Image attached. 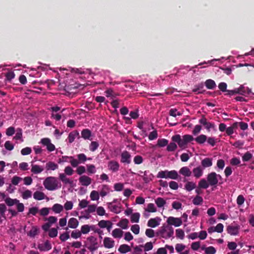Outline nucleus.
<instances>
[{"mask_svg": "<svg viewBox=\"0 0 254 254\" xmlns=\"http://www.w3.org/2000/svg\"><path fill=\"white\" fill-rule=\"evenodd\" d=\"M44 171V168L38 165L34 164L31 162V171L34 174H40Z\"/></svg>", "mask_w": 254, "mask_h": 254, "instance_id": "aec40b11", "label": "nucleus"}, {"mask_svg": "<svg viewBox=\"0 0 254 254\" xmlns=\"http://www.w3.org/2000/svg\"><path fill=\"white\" fill-rule=\"evenodd\" d=\"M87 241L89 243L88 249L91 252L96 250L99 247L97 239L94 236L87 238Z\"/></svg>", "mask_w": 254, "mask_h": 254, "instance_id": "0eeeda50", "label": "nucleus"}, {"mask_svg": "<svg viewBox=\"0 0 254 254\" xmlns=\"http://www.w3.org/2000/svg\"><path fill=\"white\" fill-rule=\"evenodd\" d=\"M179 175L178 172L175 170L172 171H162L159 172L157 174V177L159 178L171 179L176 180L178 178Z\"/></svg>", "mask_w": 254, "mask_h": 254, "instance_id": "20e7f679", "label": "nucleus"}, {"mask_svg": "<svg viewBox=\"0 0 254 254\" xmlns=\"http://www.w3.org/2000/svg\"><path fill=\"white\" fill-rule=\"evenodd\" d=\"M21 196L23 199H27L32 196V191L27 190L21 192Z\"/></svg>", "mask_w": 254, "mask_h": 254, "instance_id": "49530a36", "label": "nucleus"}, {"mask_svg": "<svg viewBox=\"0 0 254 254\" xmlns=\"http://www.w3.org/2000/svg\"><path fill=\"white\" fill-rule=\"evenodd\" d=\"M59 166L57 164L52 161H49L46 164V170L48 171H55L58 169Z\"/></svg>", "mask_w": 254, "mask_h": 254, "instance_id": "4be33fe9", "label": "nucleus"}, {"mask_svg": "<svg viewBox=\"0 0 254 254\" xmlns=\"http://www.w3.org/2000/svg\"><path fill=\"white\" fill-rule=\"evenodd\" d=\"M79 181L82 186H88L91 184L92 179L87 176L83 175L79 178Z\"/></svg>", "mask_w": 254, "mask_h": 254, "instance_id": "4468645a", "label": "nucleus"}, {"mask_svg": "<svg viewBox=\"0 0 254 254\" xmlns=\"http://www.w3.org/2000/svg\"><path fill=\"white\" fill-rule=\"evenodd\" d=\"M131 231L135 235H137L139 233L140 227L137 224H134L131 226L130 228Z\"/></svg>", "mask_w": 254, "mask_h": 254, "instance_id": "bf43d9fd", "label": "nucleus"}, {"mask_svg": "<svg viewBox=\"0 0 254 254\" xmlns=\"http://www.w3.org/2000/svg\"><path fill=\"white\" fill-rule=\"evenodd\" d=\"M41 143L46 146L47 149L49 152L53 151L55 150V145L51 143V140L48 138H44L41 140Z\"/></svg>", "mask_w": 254, "mask_h": 254, "instance_id": "6e6552de", "label": "nucleus"}, {"mask_svg": "<svg viewBox=\"0 0 254 254\" xmlns=\"http://www.w3.org/2000/svg\"><path fill=\"white\" fill-rule=\"evenodd\" d=\"M87 171L88 173L94 174L96 172V168L94 165L89 164L86 166Z\"/></svg>", "mask_w": 254, "mask_h": 254, "instance_id": "680f3d73", "label": "nucleus"}, {"mask_svg": "<svg viewBox=\"0 0 254 254\" xmlns=\"http://www.w3.org/2000/svg\"><path fill=\"white\" fill-rule=\"evenodd\" d=\"M59 179L63 183H64L65 185L69 184L70 186H72L73 184V181L71 179L67 178L65 174H60Z\"/></svg>", "mask_w": 254, "mask_h": 254, "instance_id": "a211bd4d", "label": "nucleus"}, {"mask_svg": "<svg viewBox=\"0 0 254 254\" xmlns=\"http://www.w3.org/2000/svg\"><path fill=\"white\" fill-rule=\"evenodd\" d=\"M142 248L143 246L141 245L135 247L133 248L132 254H142Z\"/></svg>", "mask_w": 254, "mask_h": 254, "instance_id": "603ef678", "label": "nucleus"}, {"mask_svg": "<svg viewBox=\"0 0 254 254\" xmlns=\"http://www.w3.org/2000/svg\"><path fill=\"white\" fill-rule=\"evenodd\" d=\"M176 237L181 240L184 238L185 233L184 231L180 229L176 230Z\"/></svg>", "mask_w": 254, "mask_h": 254, "instance_id": "864d4df0", "label": "nucleus"}, {"mask_svg": "<svg viewBox=\"0 0 254 254\" xmlns=\"http://www.w3.org/2000/svg\"><path fill=\"white\" fill-rule=\"evenodd\" d=\"M210 185L209 184L207 180L206 181L204 179H201L198 184V186L199 188L201 189H207L209 187Z\"/></svg>", "mask_w": 254, "mask_h": 254, "instance_id": "72a5a7b5", "label": "nucleus"}, {"mask_svg": "<svg viewBox=\"0 0 254 254\" xmlns=\"http://www.w3.org/2000/svg\"><path fill=\"white\" fill-rule=\"evenodd\" d=\"M38 248L42 251H49L52 248L51 245L49 241H46L44 243L39 244Z\"/></svg>", "mask_w": 254, "mask_h": 254, "instance_id": "412c9836", "label": "nucleus"}, {"mask_svg": "<svg viewBox=\"0 0 254 254\" xmlns=\"http://www.w3.org/2000/svg\"><path fill=\"white\" fill-rule=\"evenodd\" d=\"M155 202L159 208L163 207L166 203V201L162 197H158L155 200Z\"/></svg>", "mask_w": 254, "mask_h": 254, "instance_id": "ea45409f", "label": "nucleus"}, {"mask_svg": "<svg viewBox=\"0 0 254 254\" xmlns=\"http://www.w3.org/2000/svg\"><path fill=\"white\" fill-rule=\"evenodd\" d=\"M185 248L186 246L182 244H177L175 246L176 251L180 254L185 249Z\"/></svg>", "mask_w": 254, "mask_h": 254, "instance_id": "e2e57ef3", "label": "nucleus"}, {"mask_svg": "<svg viewBox=\"0 0 254 254\" xmlns=\"http://www.w3.org/2000/svg\"><path fill=\"white\" fill-rule=\"evenodd\" d=\"M52 210L55 213H60L63 211L64 207L60 204L56 203L52 206Z\"/></svg>", "mask_w": 254, "mask_h": 254, "instance_id": "2f4dec72", "label": "nucleus"}, {"mask_svg": "<svg viewBox=\"0 0 254 254\" xmlns=\"http://www.w3.org/2000/svg\"><path fill=\"white\" fill-rule=\"evenodd\" d=\"M108 224H110V221L102 220L98 222V225L101 228H106Z\"/></svg>", "mask_w": 254, "mask_h": 254, "instance_id": "13d9d810", "label": "nucleus"}, {"mask_svg": "<svg viewBox=\"0 0 254 254\" xmlns=\"http://www.w3.org/2000/svg\"><path fill=\"white\" fill-rule=\"evenodd\" d=\"M94 228V226L93 225H84L81 227V234H86L88 233L91 230H93Z\"/></svg>", "mask_w": 254, "mask_h": 254, "instance_id": "c85d7f7f", "label": "nucleus"}, {"mask_svg": "<svg viewBox=\"0 0 254 254\" xmlns=\"http://www.w3.org/2000/svg\"><path fill=\"white\" fill-rule=\"evenodd\" d=\"M172 140L175 142L178 143L179 146L182 148H185L187 144L184 140L183 138H181L180 135L177 134L172 136Z\"/></svg>", "mask_w": 254, "mask_h": 254, "instance_id": "9b49d317", "label": "nucleus"}, {"mask_svg": "<svg viewBox=\"0 0 254 254\" xmlns=\"http://www.w3.org/2000/svg\"><path fill=\"white\" fill-rule=\"evenodd\" d=\"M121 162L123 163H126L129 164L131 162V155L130 153L127 151H123L121 154Z\"/></svg>", "mask_w": 254, "mask_h": 254, "instance_id": "f8f14e48", "label": "nucleus"}, {"mask_svg": "<svg viewBox=\"0 0 254 254\" xmlns=\"http://www.w3.org/2000/svg\"><path fill=\"white\" fill-rule=\"evenodd\" d=\"M73 206V203L71 201H67L64 204V208L66 210H71Z\"/></svg>", "mask_w": 254, "mask_h": 254, "instance_id": "6e6d98bb", "label": "nucleus"}, {"mask_svg": "<svg viewBox=\"0 0 254 254\" xmlns=\"http://www.w3.org/2000/svg\"><path fill=\"white\" fill-rule=\"evenodd\" d=\"M45 188L49 190H54L61 188V184L54 177H49L46 178L43 182Z\"/></svg>", "mask_w": 254, "mask_h": 254, "instance_id": "f257e3e1", "label": "nucleus"}, {"mask_svg": "<svg viewBox=\"0 0 254 254\" xmlns=\"http://www.w3.org/2000/svg\"><path fill=\"white\" fill-rule=\"evenodd\" d=\"M201 249L204 250L206 254H215L216 253V249L212 246L205 247V246L201 247Z\"/></svg>", "mask_w": 254, "mask_h": 254, "instance_id": "473e14b6", "label": "nucleus"}, {"mask_svg": "<svg viewBox=\"0 0 254 254\" xmlns=\"http://www.w3.org/2000/svg\"><path fill=\"white\" fill-rule=\"evenodd\" d=\"M238 91V94H240L241 95H245L246 94H249L251 90L249 88L245 89L243 85H241L239 88H237Z\"/></svg>", "mask_w": 254, "mask_h": 254, "instance_id": "e433bc0d", "label": "nucleus"}, {"mask_svg": "<svg viewBox=\"0 0 254 254\" xmlns=\"http://www.w3.org/2000/svg\"><path fill=\"white\" fill-rule=\"evenodd\" d=\"M240 226L229 225L227 228L228 233L231 235H237L239 233Z\"/></svg>", "mask_w": 254, "mask_h": 254, "instance_id": "dca6fc26", "label": "nucleus"}, {"mask_svg": "<svg viewBox=\"0 0 254 254\" xmlns=\"http://www.w3.org/2000/svg\"><path fill=\"white\" fill-rule=\"evenodd\" d=\"M192 172L194 177L198 179L202 176L203 174V169L200 166H198L192 169Z\"/></svg>", "mask_w": 254, "mask_h": 254, "instance_id": "ddd939ff", "label": "nucleus"}, {"mask_svg": "<svg viewBox=\"0 0 254 254\" xmlns=\"http://www.w3.org/2000/svg\"><path fill=\"white\" fill-rule=\"evenodd\" d=\"M206 87L209 89H214L216 87V84L214 80L208 79L205 82Z\"/></svg>", "mask_w": 254, "mask_h": 254, "instance_id": "4c0bfd02", "label": "nucleus"}, {"mask_svg": "<svg viewBox=\"0 0 254 254\" xmlns=\"http://www.w3.org/2000/svg\"><path fill=\"white\" fill-rule=\"evenodd\" d=\"M96 205H88L87 209L85 211L87 214H90V213L95 212L96 210Z\"/></svg>", "mask_w": 254, "mask_h": 254, "instance_id": "8fccbe9b", "label": "nucleus"}, {"mask_svg": "<svg viewBox=\"0 0 254 254\" xmlns=\"http://www.w3.org/2000/svg\"><path fill=\"white\" fill-rule=\"evenodd\" d=\"M79 135L78 132L76 131H72L69 133L68 136V142L71 143L74 141L75 138Z\"/></svg>", "mask_w": 254, "mask_h": 254, "instance_id": "79ce46f5", "label": "nucleus"}, {"mask_svg": "<svg viewBox=\"0 0 254 254\" xmlns=\"http://www.w3.org/2000/svg\"><path fill=\"white\" fill-rule=\"evenodd\" d=\"M79 222L78 220L74 218H71L68 222V226L70 228L75 229L77 227Z\"/></svg>", "mask_w": 254, "mask_h": 254, "instance_id": "c756f323", "label": "nucleus"}, {"mask_svg": "<svg viewBox=\"0 0 254 254\" xmlns=\"http://www.w3.org/2000/svg\"><path fill=\"white\" fill-rule=\"evenodd\" d=\"M221 179V176L215 172L209 173L207 177V182L211 186H216L218 183L219 179Z\"/></svg>", "mask_w": 254, "mask_h": 254, "instance_id": "423d86ee", "label": "nucleus"}, {"mask_svg": "<svg viewBox=\"0 0 254 254\" xmlns=\"http://www.w3.org/2000/svg\"><path fill=\"white\" fill-rule=\"evenodd\" d=\"M179 173L185 177H190L191 175L192 172L189 167L185 166L180 169Z\"/></svg>", "mask_w": 254, "mask_h": 254, "instance_id": "f3484780", "label": "nucleus"}, {"mask_svg": "<svg viewBox=\"0 0 254 254\" xmlns=\"http://www.w3.org/2000/svg\"><path fill=\"white\" fill-rule=\"evenodd\" d=\"M77 159H75L73 156H65L63 157V159L69 158V163L73 167H76L79 164L84 163L87 160V158L83 153H80L77 155Z\"/></svg>", "mask_w": 254, "mask_h": 254, "instance_id": "7ed1b4c3", "label": "nucleus"}, {"mask_svg": "<svg viewBox=\"0 0 254 254\" xmlns=\"http://www.w3.org/2000/svg\"><path fill=\"white\" fill-rule=\"evenodd\" d=\"M168 224L170 226L174 225L175 227H179L182 224V219L180 218H175L169 217L167 221Z\"/></svg>", "mask_w": 254, "mask_h": 254, "instance_id": "9d476101", "label": "nucleus"}, {"mask_svg": "<svg viewBox=\"0 0 254 254\" xmlns=\"http://www.w3.org/2000/svg\"><path fill=\"white\" fill-rule=\"evenodd\" d=\"M5 202L6 203V204L9 206H11L14 205H16L18 212H22L24 211V204L22 203H20L19 201L16 199L7 198L5 199Z\"/></svg>", "mask_w": 254, "mask_h": 254, "instance_id": "39448f33", "label": "nucleus"}, {"mask_svg": "<svg viewBox=\"0 0 254 254\" xmlns=\"http://www.w3.org/2000/svg\"><path fill=\"white\" fill-rule=\"evenodd\" d=\"M140 214L138 212L131 214L130 221L132 223H137L139 222Z\"/></svg>", "mask_w": 254, "mask_h": 254, "instance_id": "c03bdc74", "label": "nucleus"}, {"mask_svg": "<svg viewBox=\"0 0 254 254\" xmlns=\"http://www.w3.org/2000/svg\"><path fill=\"white\" fill-rule=\"evenodd\" d=\"M90 198L92 200H98L99 199V194L96 190H92L90 195Z\"/></svg>", "mask_w": 254, "mask_h": 254, "instance_id": "de8ad7c7", "label": "nucleus"}, {"mask_svg": "<svg viewBox=\"0 0 254 254\" xmlns=\"http://www.w3.org/2000/svg\"><path fill=\"white\" fill-rule=\"evenodd\" d=\"M64 172V174H65V175L71 176L74 173V170L70 166H68L65 167Z\"/></svg>", "mask_w": 254, "mask_h": 254, "instance_id": "5fc2aeb1", "label": "nucleus"}, {"mask_svg": "<svg viewBox=\"0 0 254 254\" xmlns=\"http://www.w3.org/2000/svg\"><path fill=\"white\" fill-rule=\"evenodd\" d=\"M196 184L192 181H188L185 185V189L188 191H190L196 188Z\"/></svg>", "mask_w": 254, "mask_h": 254, "instance_id": "a878e982", "label": "nucleus"}, {"mask_svg": "<svg viewBox=\"0 0 254 254\" xmlns=\"http://www.w3.org/2000/svg\"><path fill=\"white\" fill-rule=\"evenodd\" d=\"M203 202V199L200 196L197 195L193 199L192 202L194 205H199Z\"/></svg>", "mask_w": 254, "mask_h": 254, "instance_id": "3c124183", "label": "nucleus"}, {"mask_svg": "<svg viewBox=\"0 0 254 254\" xmlns=\"http://www.w3.org/2000/svg\"><path fill=\"white\" fill-rule=\"evenodd\" d=\"M118 250L120 253L125 254L127 252H130V248L129 246L126 244H123L120 246Z\"/></svg>", "mask_w": 254, "mask_h": 254, "instance_id": "c9c22d12", "label": "nucleus"}, {"mask_svg": "<svg viewBox=\"0 0 254 254\" xmlns=\"http://www.w3.org/2000/svg\"><path fill=\"white\" fill-rule=\"evenodd\" d=\"M202 168L211 167L212 165V159L210 158H205L201 162Z\"/></svg>", "mask_w": 254, "mask_h": 254, "instance_id": "393cba45", "label": "nucleus"}, {"mask_svg": "<svg viewBox=\"0 0 254 254\" xmlns=\"http://www.w3.org/2000/svg\"><path fill=\"white\" fill-rule=\"evenodd\" d=\"M45 194L41 191H36L33 194L34 199L38 200H42L45 198Z\"/></svg>", "mask_w": 254, "mask_h": 254, "instance_id": "f704fd0d", "label": "nucleus"}, {"mask_svg": "<svg viewBox=\"0 0 254 254\" xmlns=\"http://www.w3.org/2000/svg\"><path fill=\"white\" fill-rule=\"evenodd\" d=\"M109 192V187L106 185H103L102 187V190L100 192V195L104 197L106 196Z\"/></svg>", "mask_w": 254, "mask_h": 254, "instance_id": "09e8293b", "label": "nucleus"}, {"mask_svg": "<svg viewBox=\"0 0 254 254\" xmlns=\"http://www.w3.org/2000/svg\"><path fill=\"white\" fill-rule=\"evenodd\" d=\"M91 135V132L89 129H85L81 131V136L85 139H89Z\"/></svg>", "mask_w": 254, "mask_h": 254, "instance_id": "a19ab883", "label": "nucleus"}, {"mask_svg": "<svg viewBox=\"0 0 254 254\" xmlns=\"http://www.w3.org/2000/svg\"><path fill=\"white\" fill-rule=\"evenodd\" d=\"M157 234L161 237L167 239L173 236L174 229L169 225H163L158 230Z\"/></svg>", "mask_w": 254, "mask_h": 254, "instance_id": "f03ea898", "label": "nucleus"}, {"mask_svg": "<svg viewBox=\"0 0 254 254\" xmlns=\"http://www.w3.org/2000/svg\"><path fill=\"white\" fill-rule=\"evenodd\" d=\"M124 232L120 229L116 228L113 230L112 235L114 238L120 239L123 237Z\"/></svg>", "mask_w": 254, "mask_h": 254, "instance_id": "bb28decb", "label": "nucleus"}, {"mask_svg": "<svg viewBox=\"0 0 254 254\" xmlns=\"http://www.w3.org/2000/svg\"><path fill=\"white\" fill-rule=\"evenodd\" d=\"M103 246L108 249H111L115 246V241L110 237H105L103 242Z\"/></svg>", "mask_w": 254, "mask_h": 254, "instance_id": "1a4fd4ad", "label": "nucleus"}, {"mask_svg": "<svg viewBox=\"0 0 254 254\" xmlns=\"http://www.w3.org/2000/svg\"><path fill=\"white\" fill-rule=\"evenodd\" d=\"M76 172L77 173V174L81 175L82 174L84 173L86 171L85 168L84 166H80L76 167Z\"/></svg>", "mask_w": 254, "mask_h": 254, "instance_id": "774afa93", "label": "nucleus"}, {"mask_svg": "<svg viewBox=\"0 0 254 254\" xmlns=\"http://www.w3.org/2000/svg\"><path fill=\"white\" fill-rule=\"evenodd\" d=\"M128 221L127 219H124L121 220L118 224L117 225L123 229H127L128 227Z\"/></svg>", "mask_w": 254, "mask_h": 254, "instance_id": "58836bf2", "label": "nucleus"}, {"mask_svg": "<svg viewBox=\"0 0 254 254\" xmlns=\"http://www.w3.org/2000/svg\"><path fill=\"white\" fill-rule=\"evenodd\" d=\"M161 219L156 217L155 218H151L147 222V226L150 227L155 228L160 225Z\"/></svg>", "mask_w": 254, "mask_h": 254, "instance_id": "6ab92c4d", "label": "nucleus"}, {"mask_svg": "<svg viewBox=\"0 0 254 254\" xmlns=\"http://www.w3.org/2000/svg\"><path fill=\"white\" fill-rule=\"evenodd\" d=\"M207 139V137L205 135L201 134L195 138V141L199 144H202L204 143Z\"/></svg>", "mask_w": 254, "mask_h": 254, "instance_id": "a18cd8bd", "label": "nucleus"}, {"mask_svg": "<svg viewBox=\"0 0 254 254\" xmlns=\"http://www.w3.org/2000/svg\"><path fill=\"white\" fill-rule=\"evenodd\" d=\"M199 123L205 126V128L207 130H209L210 128L214 127V125L210 122H208L206 118L204 117L201 118L199 120Z\"/></svg>", "mask_w": 254, "mask_h": 254, "instance_id": "b1692460", "label": "nucleus"}, {"mask_svg": "<svg viewBox=\"0 0 254 254\" xmlns=\"http://www.w3.org/2000/svg\"><path fill=\"white\" fill-rule=\"evenodd\" d=\"M108 208L112 211L115 213H119L121 212V207L120 206L115 205L113 202H109L108 203Z\"/></svg>", "mask_w": 254, "mask_h": 254, "instance_id": "5701e85b", "label": "nucleus"}, {"mask_svg": "<svg viewBox=\"0 0 254 254\" xmlns=\"http://www.w3.org/2000/svg\"><path fill=\"white\" fill-rule=\"evenodd\" d=\"M168 143V141L166 139H158L157 142V145L160 147H164Z\"/></svg>", "mask_w": 254, "mask_h": 254, "instance_id": "338daca9", "label": "nucleus"}, {"mask_svg": "<svg viewBox=\"0 0 254 254\" xmlns=\"http://www.w3.org/2000/svg\"><path fill=\"white\" fill-rule=\"evenodd\" d=\"M89 202L86 199H82L79 201L78 206L80 209L84 208L88 206Z\"/></svg>", "mask_w": 254, "mask_h": 254, "instance_id": "052dcab7", "label": "nucleus"}, {"mask_svg": "<svg viewBox=\"0 0 254 254\" xmlns=\"http://www.w3.org/2000/svg\"><path fill=\"white\" fill-rule=\"evenodd\" d=\"M108 167L109 170L112 172H116L119 170V164L116 161H111L108 162Z\"/></svg>", "mask_w": 254, "mask_h": 254, "instance_id": "2eb2a0df", "label": "nucleus"}, {"mask_svg": "<svg viewBox=\"0 0 254 254\" xmlns=\"http://www.w3.org/2000/svg\"><path fill=\"white\" fill-rule=\"evenodd\" d=\"M157 211V209L153 203L148 204L147 207L145 208V211L148 212H155Z\"/></svg>", "mask_w": 254, "mask_h": 254, "instance_id": "37998d69", "label": "nucleus"}, {"mask_svg": "<svg viewBox=\"0 0 254 254\" xmlns=\"http://www.w3.org/2000/svg\"><path fill=\"white\" fill-rule=\"evenodd\" d=\"M49 235L51 238H54L58 235V230L56 228H52L49 230Z\"/></svg>", "mask_w": 254, "mask_h": 254, "instance_id": "69168bd1", "label": "nucleus"}, {"mask_svg": "<svg viewBox=\"0 0 254 254\" xmlns=\"http://www.w3.org/2000/svg\"><path fill=\"white\" fill-rule=\"evenodd\" d=\"M99 145V143L97 141H92L89 146V149L93 152L97 149Z\"/></svg>", "mask_w": 254, "mask_h": 254, "instance_id": "4d7b16f0", "label": "nucleus"}, {"mask_svg": "<svg viewBox=\"0 0 254 254\" xmlns=\"http://www.w3.org/2000/svg\"><path fill=\"white\" fill-rule=\"evenodd\" d=\"M143 180L146 183H148L153 179L154 176L148 171H145L142 176Z\"/></svg>", "mask_w": 254, "mask_h": 254, "instance_id": "cd10ccee", "label": "nucleus"}, {"mask_svg": "<svg viewBox=\"0 0 254 254\" xmlns=\"http://www.w3.org/2000/svg\"><path fill=\"white\" fill-rule=\"evenodd\" d=\"M81 231L75 230L71 232V237L74 239H77L81 237Z\"/></svg>", "mask_w": 254, "mask_h": 254, "instance_id": "0e129e2a", "label": "nucleus"}, {"mask_svg": "<svg viewBox=\"0 0 254 254\" xmlns=\"http://www.w3.org/2000/svg\"><path fill=\"white\" fill-rule=\"evenodd\" d=\"M39 230V229L37 226H33L30 231L27 233V235L30 237L34 238L38 234Z\"/></svg>", "mask_w": 254, "mask_h": 254, "instance_id": "7c9ffc66", "label": "nucleus"}]
</instances>
